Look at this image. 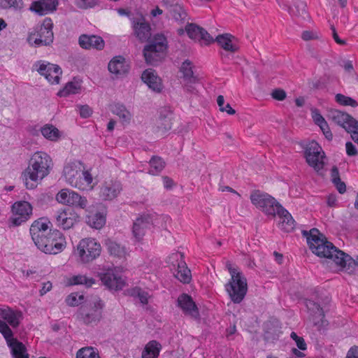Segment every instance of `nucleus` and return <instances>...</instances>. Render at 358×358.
Segmentation results:
<instances>
[{
	"label": "nucleus",
	"instance_id": "nucleus-37",
	"mask_svg": "<svg viewBox=\"0 0 358 358\" xmlns=\"http://www.w3.org/2000/svg\"><path fill=\"white\" fill-rule=\"evenodd\" d=\"M69 283L71 285H84L86 288H90L95 283V280L85 275L78 274L71 277Z\"/></svg>",
	"mask_w": 358,
	"mask_h": 358
},
{
	"label": "nucleus",
	"instance_id": "nucleus-31",
	"mask_svg": "<svg viewBox=\"0 0 358 358\" xmlns=\"http://www.w3.org/2000/svg\"><path fill=\"white\" fill-rule=\"evenodd\" d=\"M233 39L235 37L230 34H223L218 35L215 41L224 50L231 52H235L238 50L237 45L233 43Z\"/></svg>",
	"mask_w": 358,
	"mask_h": 358
},
{
	"label": "nucleus",
	"instance_id": "nucleus-46",
	"mask_svg": "<svg viewBox=\"0 0 358 358\" xmlns=\"http://www.w3.org/2000/svg\"><path fill=\"white\" fill-rule=\"evenodd\" d=\"M76 358H101L96 348L85 347L80 349L76 353Z\"/></svg>",
	"mask_w": 358,
	"mask_h": 358
},
{
	"label": "nucleus",
	"instance_id": "nucleus-29",
	"mask_svg": "<svg viewBox=\"0 0 358 358\" xmlns=\"http://www.w3.org/2000/svg\"><path fill=\"white\" fill-rule=\"evenodd\" d=\"M173 113L166 109L160 112L157 122V131L165 133L171 129Z\"/></svg>",
	"mask_w": 358,
	"mask_h": 358
},
{
	"label": "nucleus",
	"instance_id": "nucleus-49",
	"mask_svg": "<svg viewBox=\"0 0 358 358\" xmlns=\"http://www.w3.org/2000/svg\"><path fill=\"white\" fill-rule=\"evenodd\" d=\"M203 28L193 23L188 24L185 27V31L188 36L194 40H199L200 35L202 33Z\"/></svg>",
	"mask_w": 358,
	"mask_h": 358
},
{
	"label": "nucleus",
	"instance_id": "nucleus-38",
	"mask_svg": "<svg viewBox=\"0 0 358 358\" xmlns=\"http://www.w3.org/2000/svg\"><path fill=\"white\" fill-rule=\"evenodd\" d=\"M80 88V82L74 78L73 81L66 83L65 87L58 92L57 95L59 96H67L69 94H78L79 93Z\"/></svg>",
	"mask_w": 358,
	"mask_h": 358
},
{
	"label": "nucleus",
	"instance_id": "nucleus-42",
	"mask_svg": "<svg viewBox=\"0 0 358 358\" xmlns=\"http://www.w3.org/2000/svg\"><path fill=\"white\" fill-rule=\"evenodd\" d=\"M86 222L91 227L99 229L105 224L106 219L103 215L98 213L93 215L88 216L87 217Z\"/></svg>",
	"mask_w": 358,
	"mask_h": 358
},
{
	"label": "nucleus",
	"instance_id": "nucleus-63",
	"mask_svg": "<svg viewBox=\"0 0 358 358\" xmlns=\"http://www.w3.org/2000/svg\"><path fill=\"white\" fill-rule=\"evenodd\" d=\"M294 341L296 343V346L300 350H306L307 349V345L303 337L300 336Z\"/></svg>",
	"mask_w": 358,
	"mask_h": 358
},
{
	"label": "nucleus",
	"instance_id": "nucleus-20",
	"mask_svg": "<svg viewBox=\"0 0 358 358\" xmlns=\"http://www.w3.org/2000/svg\"><path fill=\"white\" fill-rule=\"evenodd\" d=\"M55 217L56 224L64 230L69 229L80 220V216L70 209L58 210Z\"/></svg>",
	"mask_w": 358,
	"mask_h": 358
},
{
	"label": "nucleus",
	"instance_id": "nucleus-57",
	"mask_svg": "<svg viewBox=\"0 0 358 358\" xmlns=\"http://www.w3.org/2000/svg\"><path fill=\"white\" fill-rule=\"evenodd\" d=\"M272 97L278 101H282L286 98V92L281 89H275L273 91Z\"/></svg>",
	"mask_w": 358,
	"mask_h": 358
},
{
	"label": "nucleus",
	"instance_id": "nucleus-56",
	"mask_svg": "<svg viewBox=\"0 0 358 358\" xmlns=\"http://www.w3.org/2000/svg\"><path fill=\"white\" fill-rule=\"evenodd\" d=\"M79 113L81 117L87 118L92 115V110L88 105H83L80 106Z\"/></svg>",
	"mask_w": 358,
	"mask_h": 358
},
{
	"label": "nucleus",
	"instance_id": "nucleus-10",
	"mask_svg": "<svg viewBox=\"0 0 358 358\" xmlns=\"http://www.w3.org/2000/svg\"><path fill=\"white\" fill-rule=\"evenodd\" d=\"M104 306L103 301L97 299L86 306L80 307L78 317L85 324L97 323L102 317V310Z\"/></svg>",
	"mask_w": 358,
	"mask_h": 358
},
{
	"label": "nucleus",
	"instance_id": "nucleus-21",
	"mask_svg": "<svg viewBox=\"0 0 358 358\" xmlns=\"http://www.w3.org/2000/svg\"><path fill=\"white\" fill-rule=\"evenodd\" d=\"M177 306L185 315H189L194 319L199 318V308L192 296L189 294L185 293L180 294L177 299Z\"/></svg>",
	"mask_w": 358,
	"mask_h": 358
},
{
	"label": "nucleus",
	"instance_id": "nucleus-62",
	"mask_svg": "<svg viewBox=\"0 0 358 358\" xmlns=\"http://www.w3.org/2000/svg\"><path fill=\"white\" fill-rule=\"evenodd\" d=\"M331 179L332 182L341 179L338 169L336 166H334L331 170Z\"/></svg>",
	"mask_w": 358,
	"mask_h": 358
},
{
	"label": "nucleus",
	"instance_id": "nucleus-26",
	"mask_svg": "<svg viewBox=\"0 0 358 358\" xmlns=\"http://www.w3.org/2000/svg\"><path fill=\"white\" fill-rule=\"evenodd\" d=\"M79 45L84 49L94 48L102 50L104 48V41L101 36L83 34L79 37Z\"/></svg>",
	"mask_w": 358,
	"mask_h": 358
},
{
	"label": "nucleus",
	"instance_id": "nucleus-45",
	"mask_svg": "<svg viewBox=\"0 0 358 358\" xmlns=\"http://www.w3.org/2000/svg\"><path fill=\"white\" fill-rule=\"evenodd\" d=\"M170 13L176 21L180 22L185 21L187 15L183 8L178 3L170 6Z\"/></svg>",
	"mask_w": 358,
	"mask_h": 358
},
{
	"label": "nucleus",
	"instance_id": "nucleus-50",
	"mask_svg": "<svg viewBox=\"0 0 358 358\" xmlns=\"http://www.w3.org/2000/svg\"><path fill=\"white\" fill-rule=\"evenodd\" d=\"M83 299V295L78 296L77 293H71L66 297V303L70 306H77L82 303Z\"/></svg>",
	"mask_w": 358,
	"mask_h": 358
},
{
	"label": "nucleus",
	"instance_id": "nucleus-60",
	"mask_svg": "<svg viewBox=\"0 0 358 358\" xmlns=\"http://www.w3.org/2000/svg\"><path fill=\"white\" fill-rule=\"evenodd\" d=\"M335 187H336V189L340 194H343L346 191V185L344 182L341 181L340 179L338 181H335L332 182Z\"/></svg>",
	"mask_w": 358,
	"mask_h": 358
},
{
	"label": "nucleus",
	"instance_id": "nucleus-5",
	"mask_svg": "<svg viewBox=\"0 0 358 358\" xmlns=\"http://www.w3.org/2000/svg\"><path fill=\"white\" fill-rule=\"evenodd\" d=\"M227 266L231 275V280L225 285L226 291L234 303H240L248 291L246 278L242 273L232 268L229 263H227Z\"/></svg>",
	"mask_w": 358,
	"mask_h": 358
},
{
	"label": "nucleus",
	"instance_id": "nucleus-51",
	"mask_svg": "<svg viewBox=\"0 0 358 358\" xmlns=\"http://www.w3.org/2000/svg\"><path fill=\"white\" fill-rule=\"evenodd\" d=\"M31 236V238L34 242L36 246L38 248L41 243L43 242V239L48 236V231H40L39 233H36V234H30Z\"/></svg>",
	"mask_w": 358,
	"mask_h": 358
},
{
	"label": "nucleus",
	"instance_id": "nucleus-48",
	"mask_svg": "<svg viewBox=\"0 0 358 358\" xmlns=\"http://www.w3.org/2000/svg\"><path fill=\"white\" fill-rule=\"evenodd\" d=\"M335 100L338 104L344 106H350L351 107L355 108L358 106L357 101L355 99L350 96H347L343 94H336Z\"/></svg>",
	"mask_w": 358,
	"mask_h": 358
},
{
	"label": "nucleus",
	"instance_id": "nucleus-25",
	"mask_svg": "<svg viewBox=\"0 0 358 358\" xmlns=\"http://www.w3.org/2000/svg\"><path fill=\"white\" fill-rule=\"evenodd\" d=\"M100 278L103 284L110 289L119 290L124 286V281L109 271L101 273Z\"/></svg>",
	"mask_w": 358,
	"mask_h": 358
},
{
	"label": "nucleus",
	"instance_id": "nucleus-59",
	"mask_svg": "<svg viewBox=\"0 0 358 358\" xmlns=\"http://www.w3.org/2000/svg\"><path fill=\"white\" fill-rule=\"evenodd\" d=\"M60 75H62V73H50V76L48 77V76H47L45 78L51 84H58L59 82V79H60Z\"/></svg>",
	"mask_w": 358,
	"mask_h": 358
},
{
	"label": "nucleus",
	"instance_id": "nucleus-16",
	"mask_svg": "<svg viewBox=\"0 0 358 358\" xmlns=\"http://www.w3.org/2000/svg\"><path fill=\"white\" fill-rule=\"evenodd\" d=\"M184 255L181 252L173 253L169 259L176 261V264L173 262H171L172 266L176 270L173 273L174 276L184 284H188L192 280V274L190 270L187 268L186 263L183 260Z\"/></svg>",
	"mask_w": 358,
	"mask_h": 358
},
{
	"label": "nucleus",
	"instance_id": "nucleus-33",
	"mask_svg": "<svg viewBox=\"0 0 358 358\" xmlns=\"http://www.w3.org/2000/svg\"><path fill=\"white\" fill-rule=\"evenodd\" d=\"M110 111L118 116L122 122L129 123L131 119V113L127 109L124 105L115 103L110 105Z\"/></svg>",
	"mask_w": 358,
	"mask_h": 358
},
{
	"label": "nucleus",
	"instance_id": "nucleus-35",
	"mask_svg": "<svg viewBox=\"0 0 358 358\" xmlns=\"http://www.w3.org/2000/svg\"><path fill=\"white\" fill-rule=\"evenodd\" d=\"M161 344L155 340L147 343L142 352V358H157L161 350Z\"/></svg>",
	"mask_w": 358,
	"mask_h": 358
},
{
	"label": "nucleus",
	"instance_id": "nucleus-14",
	"mask_svg": "<svg viewBox=\"0 0 358 358\" xmlns=\"http://www.w3.org/2000/svg\"><path fill=\"white\" fill-rule=\"evenodd\" d=\"M12 213L9 222L12 226L18 227L29 220L32 215V206L28 201H16L12 205Z\"/></svg>",
	"mask_w": 358,
	"mask_h": 358
},
{
	"label": "nucleus",
	"instance_id": "nucleus-9",
	"mask_svg": "<svg viewBox=\"0 0 358 358\" xmlns=\"http://www.w3.org/2000/svg\"><path fill=\"white\" fill-rule=\"evenodd\" d=\"M38 248L46 254L55 255L66 248V240L62 233L57 229L50 230L48 236L44 238Z\"/></svg>",
	"mask_w": 358,
	"mask_h": 358
},
{
	"label": "nucleus",
	"instance_id": "nucleus-58",
	"mask_svg": "<svg viewBox=\"0 0 358 358\" xmlns=\"http://www.w3.org/2000/svg\"><path fill=\"white\" fill-rule=\"evenodd\" d=\"M312 116L316 124H323V122L326 121L317 109H314L312 110Z\"/></svg>",
	"mask_w": 358,
	"mask_h": 358
},
{
	"label": "nucleus",
	"instance_id": "nucleus-53",
	"mask_svg": "<svg viewBox=\"0 0 358 358\" xmlns=\"http://www.w3.org/2000/svg\"><path fill=\"white\" fill-rule=\"evenodd\" d=\"M76 5L81 9L92 8L96 5L95 0H76Z\"/></svg>",
	"mask_w": 358,
	"mask_h": 358
},
{
	"label": "nucleus",
	"instance_id": "nucleus-27",
	"mask_svg": "<svg viewBox=\"0 0 358 358\" xmlns=\"http://www.w3.org/2000/svg\"><path fill=\"white\" fill-rule=\"evenodd\" d=\"M141 79L154 92H160L162 91V84L161 79L152 69L144 71L142 73Z\"/></svg>",
	"mask_w": 358,
	"mask_h": 358
},
{
	"label": "nucleus",
	"instance_id": "nucleus-43",
	"mask_svg": "<svg viewBox=\"0 0 358 358\" xmlns=\"http://www.w3.org/2000/svg\"><path fill=\"white\" fill-rule=\"evenodd\" d=\"M49 224H50V222L43 217L35 220L31 225L29 229L30 234H36V233H39L40 231H48L49 228Z\"/></svg>",
	"mask_w": 358,
	"mask_h": 358
},
{
	"label": "nucleus",
	"instance_id": "nucleus-1",
	"mask_svg": "<svg viewBox=\"0 0 358 358\" xmlns=\"http://www.w3.org/2000/svg\"><path fill=\"white\" fill-rule=\"evenodd\" d=\"M302 235L306 238L310 249L317 256L333 259L349 273H352L358 266V255L353 259L350 255L339 250L328 241L327 238L316 228L310 231H302Z\"/></svg>",
	"mask_w": 358,
	"mask_h": 358
},
{
	"label": "nucleus",
	"instance_id": "nucleus-47",
	"mask_svg": "<svg viewBox=\"0 0 358 358\" xmlns=\"http://www.w3.org/2000/svg\"><path fill=\"white\" fill-rule=\"evenodd\" d=\"M128 294L131 296L138 298L143 305L148 303V293L142 290L140 287H134L128 290Z\"/></svg>",
	"mask_w": 358,
	"mask_h": 358
},
{
	"label": "nucleus",
	"instance_id": "nucleus-13",
	"mask_svg": "<svg viewBox=\"0 0 358 358\" xmlns=\"http://www.w3.org/2000/svg\"><path fill=\"white\" fill-rule=\"evenodd\" d=\"M304 157L308 164L319 172L324 167V152L320 145L315 141H312L306 145L304 151Z\"/></svg>",
	"mask_w": 358,
	"mask_h": 358
},
{
	"label": "nucleus",
	"instance_id": "nucleus-19",
	"mask_svg": "<svg viewBox=\"0 0 358 358\" xmlns=\"http://www.w3.org/2000/svg\"><path fill=\"white\" fill-rule=\"evenodd\" d=\"M134 34L141 41H148L151 38V27L142 15L130 18Z\"/></svg>",
	"mask_w": 358,
	"mask_h": 358
},
{
	"label": "nucleus",
	"instance_id": "nucleus-6",
	"mask_svg": "<svg viewBox=\"0 0 358 358\" xmlns=\"http://www.w3.org/2000/svg\"><path fill=\"white\" fill-rule=\"evenodd\" d=\"M327 117L336 124L341 126L348 133H351L352 139L358 145V121L347 113L330 109Z\"/></svg>",
	"mask_w": 358,
	"mask_h": 358
},
{
	"label": "nucleus",
	"instance_id": "nucleus-8",
	"mask_svg": "<svg viewBox=\"0 0 358 358\" xmlns=\"http://www.w3.org/2000/svg\"><path fill=\"white\" fill-rule=\"evenodd\" d=\"M250 200L253 205L268 215L275 217L280 206H282L274 197L257 190L250 195Z\"/></svg>",
	"mask_w": 358,
	"mask_h": 358
},
{
	"label": "nucleus",
	"instance_id": "nucleus-32",
	"mask_svg": "<svg viewBox=\"0 0 358 358\" xmlns=\"http://www.w3.org/2000/svg\"><path fill=\"white\" fill-rule=\"evenodd\" d=\"M34 66L36 67V71L39 73L40 75L45 77L48 76H50V73H62V71L61 68L57 65L51 63H45L41 62H38L34 64Z\"/></svg>",
	"mask_w": 358,
	"mask_h": 358
},
{
	"label": "nucleus",
	"instance_id": "nucleus-39",
	"mask_svg": "<svg viewBox=\"0 0 358 358\" xmlns=\"http://www.w3.org/2000/svg\"><path fill=\"white\" fill-rule=\"evenodd\" d=\"M42 135L48 140L57 141L61 136L59 129L52 124H47L41 129Z\"/></svg>",
	"mask_w": 358,
	"mask_h": 358
},
{
	"label": "nucleus",
	"instance_id": "nucleus-28",
	"mask_svg": "<svg viewBox=\"0 0 358 358\" xmlns=\"http://www.w3.org/2000/svg\"><path fill=\"white\" fill-rule=\"evenodd\" d=\"M121 189V184L118 182H106L101 188L100 196L103 200H112L118 195Z\"/></svg>",
	"mask_w": 358,
	"mask_h": 358
},
{
	"label": "nucleus",
	"instance_id": "nucleus-11",
	"mask_svg": "<svg viewBox=\"0 0 358 358\" xmlns=\"http://www.w3.org/2000/svg\"><path fill=\"white\" fill-rule=\"evenodd\" d=\"M101 251V245L93 238L82 239L77 246V254L83 263H88L96 259Z\"/></svg>",
	"mask_w": 358,
	"mask_h": 358
},
{
	"label": "nucleus",
	"instance_id": "nucleus-7",
	"mask_svg": "<svg viewBox=\"0 0 358 358\" xmlns=\"http://www.w3.org/2000/svg\"><path fill=\"white\" fill-rule=\"evenodd\" d=\"M52 28V20L49 17L45 18L38 29L29 34V43L36 47L50 45L54 39Z\"/></svg>",
	"mask_w": 358,
	"mask_h": 358
},
{
	"label": "nucleus",
	"instance_id": "nucleus-15",
	"mask_svg": "<svg viewBox=\"0 0 358 358\" xmlns=\"http://www.w3.org/2000/svg\"><path fill=\"white\" fill-rule=\"evenodd\" d=\"M56 199L59 203L67 206H72L85 209L87 206L86 197L81 196L78 193L69 189H62L56 195Z\"/></svg>",
	"mask_w": 358,
	"mask_h": 358
},
{
	"label": "nucleus",
	"instance_id": "nucleus-17",
	"mask_svg": "<svg viewBox=\"0 0 358 358\" xmlns=\"http://www.w3.org/2000/svg\"><path fill=\"white\" fill-rule=\"evenodd\" d=\"M180 71L182 76L181 78L182 80L183 88L191 94H196L197 90L195 87V85L198 83V78L194 75L192 71V63L189 60L186 59L184 61L180 68Z\"/></svg>",
	"mask_w": 358,
	"mask_h": 358
},
{
	"label": "nucleus",
	"instance_id": "nucleus-12",
	"mask_svg": "<svg viewBox=\"0 0 358 358\" xmlns=\"http://www.w3.org/2000/svg\"><path fill=\"white\" fill-rule=\"evenodd\" d=\"M0 332L6 340L14 358H29L24 345L13 337L12 330L8 324L3 320H0Z\"/></svg>",
	"mask_w": 358,
	"mask_h": 358
},
{
	"label": "nucleus",
	"instance_id": "nucleus-36",
	"mask_svg": "<svg viewBox=\"0 0 358 358\" xmlns=\"http://www.w3.org/2000/svg\"><path fill=\"white\" fill-rule=\"evenodd\" d=\"M306 306L308 310L315 316V318H320L321 325H324L327 321L324 320V313L323 308H321L320 304L318 302L308 299L306 301Z\"/></svg>",
	"mask_w": 358,
	"mask_h": 358
},
{
	"label": "nucleus",
	"instance_id": "nucleus-40",
	"mask_svg": "<svg viewBox=\"0 0 358 358\" xmlns=\"http://www.w3.org/2000/svg\"><path fill=\"white\" fill-rule=\"evenodd\" d=\"M150 169L148 173L150 175H158L165 167V162L158 156H153L149 162Z\"/></svg>",
	"mask_w": 358,
	"mask_h": 358
},
{
	"label": "nucleus",
	"instance_id": "nucleus-2",
	"mask_svg": "<svg viewBox=\"0 0 358 358\" xmlns=\"http://www.w3.org/2000/svg\"><path fill=\"white\" fill-rule=\"evenodd\" d=\"M52 160L43 152H36L31 157L28 167L22 173L25 187L29 189L36 188L38 184L46 177L51 168Z\"/></svg>",
	"mask_w": 358,
	"mask_h": 358
},
{
	"label": "nucleus",
	"instance_id": "nucleus-30",
	"mask_svg": "<svg viewBox=\"0 0 358 358\" xmlns=\"http://www.w3.org/2000/svg\"><path fill=\"white\" fill-rule=\"evenodd\" d=\"M276 215L282 220L281 228L284 231L289 232L294 229L295 221L292 215L283 206H280V210L277 211Z\"/></svg>",
	"mask_w": 358,
	"mask_h": 358
},
{
	"label": "nucleus",
	"instance_id": "nucleus-41",
	"mask_svg": "<svg viewBox=\"0 0 358 358\" xmlns=\"http://www.w3.org/2000/svg\"><path fill=\"white\" fill-rule=\"evenodd\" d=\"M105 243L108 252L111 255L122 257L125 255V248L124 246H122L117 242L112 241L110 239H107L106 240Z\"/></svg>",
	"mask_w": 358,
	"mask_h": 358
},
{
	"label": "nucleus",
	"instance_id": "nucleus-61",
	"mask_svg": "<svg viewBox=\"0 0 358 358\" xmlns=\"http://www.w3.org/2000/svg\"><path fill=\"white\" fill-rule=\"evenodd\" d=\"M331 29L332 31V36L334 39V41L339 45H345L346 44V41L345 40H342L339 38L337 32H336V28L334 27V25H331Z\"/></svg>",
	"mask_w": 358,
	"mask_h": 358
},
{
	"label": "nucleus",
	"instance_id": "nucleus-23",
	"mask_svg": "<svg viewBox=\"0 0 358 358\" xmlns=\"http://www.w3.org/2000/svg\"><path fill=\"white\" fill-rule=\"evenodd\" d=\"M0 317L6 320L12 327L16 328L23 320L22 311L9 307L0 308Z\"/></svg>",
	"mask_w": 358,
	"mask_h": 358
},
{
	"label": "nucleus",
	"instance_id": "nucleus-4",
	"mask_svg": "<svg viewBox=\"0 0 358 358\" xmlns=\"http://www.w3.org/2000/svg\"><path fill=\"white\" fill-rule=\"evenodd\" d=\"M66 180L79 189H86L92 182V176L88 171H85L80 162H71L66 165L63 170Z\"/></svg>",
	"mask_w": 358,
	"mask_h": 358
},
{
	"label": "nucleus",
	"instance_id": "nucleus-3",
	"mask_svg": "<svg viewBox=\"0 0 358 358\" xmlns=\"http://www.w3.org/2000/svg\"><path fill=\"white\" fill-rule=\"evenodd\" d=\"M167 48L166 38L163 34L155 35L143 48L145 62L152 66L158 65L165 58Z\"/></svg>",
	"mask_w": 358,
	"mask_h": 358
},
{
	"label": "nucleus",
	"instance_id": "nucleus-24",
	"mask_svg": "<svg viewBox=\"0 0 358 358\" xmlns=\"http://www.w3.org/2000/svg\"><path fill=\"white\" fill-rule=\"evenodd\" d=\"M58 2L57 0H41L31 3L29 10L40 16L45 15L56 9Z\"/></svg>",
	"mask_w": 358,
	"mask_h": 358
},
{
	"label": "nucleus",
	"instance_id": "nucleus-55",
	"mask_svg": "<svg viewBox=\"0 0 358 358\" xmlns=\"http://www.w3.org/2000/svg\"><path fill=\"white\" fill-rule=\"evenodd\" d=\"M199 41H203L206 45L213 43L215 40L203 28L202 33L200 35Z\"/></svg>",
	"mask_w": 358,
	"mask_h": 358
},
{
	"label": "nucleus",
	"instance_id": "nucleus-18",
	"mask_svg": "<svg viewBox=\"0 0 358 358\" xmlns=\"http://www.w3.org/2000/svg\"><path fill=\"white\" fill-rule=\"evenodd\" d=\"M154 224V215L151 214H141L133 224L132 233L137 241H141L148 229Z\"/></svg>",
	"mask_w": 358,
	"mask_h": 358
},
{
	"label": "nucleus",
	"instance_id": "nucleus-54",
	"mask_svg": "<svg viewBox=\"0 0 358 358\" xmlns=\"http://www.w3.org/2000/svg\"><path fill=\"white\" fill-rule=\"evenodd\" d=\"M346 153L348 156L352 157L358 155V150L355 145L350 141L345 143Z\"/></svg>",
	"mask_w": 358,
	"mask_h": 358
},
{
	"label": "nucleus",
	"instance_id": "nucleus-52",
	"mask_svg": "<svg viewBox=\"0 0 358 358\" xmlns=\"http://www.w3.org/2000/svg\"><path fill=\"white\" fill-rule=\"evenodd\" d=\"M278 331L276 329H274L271 331L268 328H267L265 330L264 332V340L266 342H273L274 341L277 340L278 338Z\"/></svg>",
	"mask_w": 358,
	"mask_h": 358
},
{
	"label": "nucleus",
	"instance_id": "nucleus-44",
	"mask_svg": "<svg viewBox=\"0 0 358 358\" xmlns=\"http://www.w3.org/2000/svg\"><path fill=\"white\" fill-rule=\"evenodd\" d=\"M0 7L17 11L24 8V3L22 0H0Z\"/></svg>",
	"mask_w": 358,
	"mask_h": 358
},
{
	"label": "nucleus",
	"instance_id": "nucleus-64",
	"mask_svg": "<svg viewBox=\"0 0 358 358\" xmlns=\"http://www.w3.org/2000/svg\"><path fill=\"white\" fill-rule=\"evenodd\" d=\"M52 289V283L50 281L45 282L43 283V287L40 289V294L41 296L45 294L48 292H49Z\"/></svg>",
	"mask_w": 358,
	"mask_h": 358
},
{
	"label": "nucleus",
	"instance_id": "nucleus-22",
	"mask_svg": "<svg viewBox=\"0 0 358 358\" xmlns=\"http://www.w3.org/2000/svg\"><path fill=\"white\" fill-rule=\"evenodd\" d=\"M108 71L116 76L117 78L126 76L129 71L130 66L122 56L114 57L108 63Z\"/></svg>",
	"mask_w": 358,
	"mask_h": 358
},
{
	"label": "nucleus",
	"instance_id": "nucleus-34",
	"mask_svg": "<svg viewBox=\"0 0 358 358\" xmlns=\"http://www.w3.org/2000/svg\"><path fill=\"white\" fill-rule=\"evenodd\" d=\"M289 13L296 17H301L303 20L309 17L306 11V3L301 0H293L292 6L289 8Z\"/></svg>",
	"mask_w": 358,
	"mask_h": 358
}]
</instances>
